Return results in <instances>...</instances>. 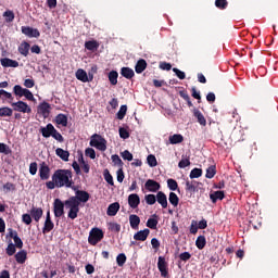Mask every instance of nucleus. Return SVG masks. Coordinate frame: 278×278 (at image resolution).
I'll return each instance as SVG.
<instances>
[{"instance_id":"nucleus-20","label":"nucleus","mask_w":278,"mask_h":278,"mask_svg":"<svg viewBox=\"0 0 278 278\" xmlns=\"http://www.w3.org/2000/svg\"><path fill=\"white\" fill-rule=\"evenodd\" d=\"M193 116L194 118H197L201 127H205L207 125V119H205V116L203 115V113H201V111H199V109H193Z\"/></svg>"},{"instance_id":"nucleus-37","label":"nucleus","mask_w":278,"mask_h":278,"mask_svg":"<svg viewBox=\"0 0 278 278\" xmlns=\"http://www.w3.org/2000/svg\"><path fill=\"white\" fill-rule=\"evenodd\" d=\"M168 201L174 207H177V205H179V197L175 192L169 193Z\"/></svg>"},{"instance_id":"nucleus-21","label":"nucleus","mask_w":278,"mask_h":278,"mask_svg":"<svg viewBox=\"0 0 278 278\" xmlns=\"http://www.w3.org/2000/svg\"><path fill=\"white\" fill-rule=\"evenodd\" d=\"M54 123L56 125H61L62 127H68V116H66L64 113H60L55 116Z\"/></svg>"},{"instance_id":"nucleus-14","label":"nucleus","mask_w":278,"mask_h":278,"mask_svg":"<svg viewBox=\"0 0 278 278\" xmlns=\"http://www.w3.org/2000/svg\"><path fill=\"white\" fill-rule=\"evenodd\" d=\"M54 130H55V126H53V124H47L46 127H41L39 129L43 138H51L53 136Z\"/></svg>"},{"instance_id":"nucleus-55","label":"nucleus","mask_w":278,"mask_h":278,"mask_svg":"<svg viewBox=\"0 0 278 278\" xmlns=\"http://www.w3.org/2000/svg\"><path fill=\"white\" fill-rule=\"evenodd\" d=\"M86 157H90V160H94L97 157V152L92 148H87L85 150Z\"/></svg>"},{"instance_id":"nucleus-17","label":"nucleus","mask_w":278,"mask_h":278,"mask_svg":"<svg viewBox=\"0 0 278 278\" xmlns=\"http://www.w3.org/2000/svg\"><path fill=\"white\" fill-rule=\"evenodd\" d=\"M149 233H151V230H149V228L139 230L137 233L134 235V240L144 242L149 238Z\"/></svg>"},{"instance_id":"nucleus-35","label":"nucleus","mask_w":278,"mask_h":278,"mask_svg":"<svg viewBox=\"0 0 278 278\" xmlns=\"http://www.w3.org/2000/svg\"><path fill=\"white\" fill-rule=\"evenodd\" d=\"M109 81H110L111 86H116V84H118V72L111 71L109 73Z\"/></svg>"},{"instance_id":"nucleus-62","label":"nucleus","mask_w":278,"mask_h":278,"mask_svg":"<svg viewBox=\"0 0 278 278\" xmlns=\"http://www.w3.org/2000/svg\"><path fill=\"white\" fill-rule=\"evenodd\" d=\"M173 73L178 77V79H186V73L181 72L179 68L174 67Z\"/></svg>"},{"instance_id":"nucleus-16","label":"nucleus","mask_w":278,"mask_h":278,"mask_svg":"<svg viewBox=\"0 0 278 278\" xmlns=\"http://www.w3.org/2000/svg\"><path fill=\"white\" fill-rule=\"evenodd\" d=\"M156 201L163 207V210H166V207H168V198L163 191H159L156 193Z\"/></svg>"},{"instance_id":"nucleus-15","label":"nucleus","mask_w":278,"mask_h":278,"mask_svg":"<svg viewBox=\"0 0 278 278\" xmlns=\"http://www.w3.org/2000/svg\"><path fill=\"white\" fill-rule=\"evenodd\" d=\"M199 181L195 180H186L185 190L186 192H189L190 194H194L197 192V189L199 188Z\"/></svg>"},{"instance_id":"nucleus-50","label":"nucleus","mask_w":278,"mask_h":278,"mask_svg":"<svg viewBox=\"0 0 278 278\" xmlns=\"http://www.w3.org/2000/svg\"><path fill=\"white\" fill-rule=\"evenodd\" d=\"M12 114H13V110L11 108H8V106L0 108V116L1 117L12 116Z\"/></svg>"},{"instance_id":"nucleus-60","label":"nucleus","mask_w":278,"mask_h":278,"mask_svg":"<svg viewBox=\"0 0 278 278\" xmlns=\"http://www.w3.org/2000/svg\"><path fill=\"white\" fill-rule=\"evenodd\" d=\"M157 219L149 218L147 222V227H149V229H157Z\"/></svg>"},{"instance_id":"nucleus-7","label":"nucleus","mask_w":278,"mask_h":278,"mask_svg":"<svg viewBox=\"0 0 278 278\" xmlns=\"http://www.w3.org/2000/svg\"><path fill=\"white\" fill-rule=\"evenodd\" d=\"M157 268L161 273V277L168 278V263L164 256H159Z\"/></svg>"},{"instance_id":"nucleus-43","label":"nucleus","mask_w":278,"mask_h":278,"mask_svg":"<svg viewBox=\"0 0 278 278\" xmlns=\"http://www.w3.org/2000/svg\"><path fill=\"white\" fill-rule=\"evenodd\" d=\"M203 175V169L201 168H193L191 172H190V179H199V177H201Z\"/></svg>"},{"instance_id":"nucleus-28","label":"nucleus","mask_w":278,"mask_h":278,"mask_svg":"<svg viewBox=\"0 0 278 278\" xmlns=\"http://www.w3.org/2000/svg\"><path fill=\"white\" fill-rule=\"evenodd\" d=\"M55 153L58 157L63 160V162H68V157H71V153L62 148H58Z\"/></svg>"},{"instance_id":"nucleus-49","label":"nucleus","mask_w":278,"mask_h":278,"mask_svg":"<svg viewBox=\"0 0 278 278\" xmlns=\"http://www.w3.org/2000/svg\"><path fill=\"white\" fill-rule=\"evenodd\" d=\"M5 253L9 257H12V255L16 253V245H14V243H9L5 249Z\"/></svg>"},{"instance_id":"nucleus-4","label":"nucleus","mask_w":278,"mask_h":278,"mask_svg":"<svg viewBox=\"0 0 278 278\" xmlns=\"http://www.w3.org/2000/svg\"><path fill=\"white\" fill-rule=\"evenodd\" d=\"M105 237L103 230L101 228H92L89 232L88 242L91 247H97L98 242H101Z\"/></svg>"},{"instance_id":"nucleus-38","label":"nucleus","mask_w":278,"mask_h":278,"mask_svg":"<svg viewBox=\"0 0 278 278\" xmlns=\"http://www.w3.org/2000/svg\"><path fill=\"white\" fill-rule=\"evenodd\" d=\"M111 160L114 166H118V168H123V166L125 165V163H123V160H121V156H118V154H113L111 156Z\"/></svg>"},{"instance_id":"nucleus-11","label":"nucleus","mask_w":278,"mask_h":278,"mask_svg":"<svg viewBox=\"0 0 278 278\" xmlns=\"http://www.w3.org/2000/svg\"><path fill=\"white\" fill-rule=\"evenodd\" d=\"M53 227H55V224H53V220H51V211H48L42 228V233H49L50 231H53Z\"/></svg>"},{"instance_id":"nucleus-18","label":"nucleus","mask_w":278,"mask_h":278,"mask_svg":"<svg viewBox=\"0 0 278 278\" xmlns=\"http://www.w3.org/2000/svg\"><path fill=\"white\" fill-rule=\"evenodd\" d=\"M1 65L4 68H18V61L12 60V59H8V58H3L0 60Z\"/></svg>"},{"instance_id":"nucleus-59","label":"nucleus","mask_w":278,"mask_h":278,"mask_svg":"<svg viewBox=\"0 0 278 278\" xmlns=\"http://www.w3.org/2000/svg\"><path fill=\"white\" fill-rule=\"evenodd\" d=\"M189 231H190V233H192L193 236H197V233L199 232V226H198L197 220H192V222H191Z\"/></svg>"},{"instance_id":"nucleus-30","label":"nucleus","mask_w":278,"mask_h":278,"mask_svg":"<svg viewBox=\"0 0 278 278\" xmlns=\"http://www.w3.org/2000/svg\"><path fill=\"white\" fill-rule=\"evenodd\" d=\"M210 199L212 203H216V201H223V199H225V191H215L210 194Z\"/></svg>"},{"instance_id":"nucleus-25","label":"nucleus","mask_w":278,"mask_h":278,"mask_svg":"<svg viewBox=\"0 0 278 278\" xmlns=\"http://www.w3.org/2000/svg\"><path fill=\"white\" fill-rule=\"evenodd\" d=\"M43 211L41 207H33L30 210V216L36 220V223H39V220L42 218Z\"/></svg>"},{"instance_id":"nucleus-9","label":"nucleus","mask_w":278,"mask_h":278,"mask_svg":"<svg viewBox=\"0 0 278 278\" xmlns=\"http://www.w3.org/2000/svg\"><path fill=\"white\" fill-rule=\"evenodd\" d=\"M38 114H41L43 118H49V115L51 114V104H49L47 101L41 102L38 108Z\"/></svg>"},{"instance_id":"nucleus-12","label":"nucleus","mask_w":278,"mask_h":278,"mask_svg":"<svg viewBox=\"0 0 278 278\" xmlns=\"http://www.w3.org/2000/svg\"><path fill=\"white\" fill-rule=\"evenodd\" d=\"M51 175V168H49V165L47 163H41L39 167V177L42 181H47Z\"/></svg>"},{"instance_id":"nucleus-53","label":"nucleus","mask_w":278,"mask_h":278,"mask_svg":"<svg viewBox=\"0 0 278 278\" xmlns=\"http://www.w3.org/2000/svg\"><path fill=\"white\" fill-rule=\"evenodd\" d=\"M188 166H190V157L182 156V159L178 163V167H180V168H188Z\"/></svg>"},{"instance_id":"nucleus-31","label":"nucleus","mask_w":278,"mask_h":278,"mask_svg":"<svg viewBox=\"0 0 278 278\" xmlns=\"http://www.w3.org/2000/svg\"><path fill=\"white\" fill-rule=\"evenodd\" d=\"M129 223L131 229H138V227L140 226V217L138 215L132 214L129 216Z\"/></svg>"},{"instance_id":"nucleus-41","label":"nucleus","mask_w":278,"mask_h":278,"mask_svg":"<svg viewBox=\"0 0 278 278\" xmlns=\"http://www.w3.org/2000/svg\"><path fill=\"white\" fill-rule=\"evenodd\" d=\"M216 175V165H211L206 169L205 177L206 179H214V176Z\"/></svg>"},{"instance_id":"nucleus-61","label":"nucleus","mask_w":278,"mask_h":278,"mask_svg":"<svg viewBox=\"0 0 278 278\" xmlns=\"http://www.w3.org/2000/svg\"><path fill=\"white\" fill-rule=\"evenodd\" d=\"M123 160H127V162H131L134 160V154L129 152V150H125L124 152L121 153Z\"/></svg>"},{"instance_id":"nucleus-23","label":"nucleus","mask_w":278,"mask_h":278,"mask_svg":"<svg viewBox=\"0 0 278 278\" xmlns=\"http://www.w3.org/2000/svg\"><path fill=\"white\" fill-rule=\"evenodd\" d=\"M118 210H121V204L118 202H114L109 205L106 214L108 216H116V214H118Z\"/></svg>"},{"instance_id":"nucleus-44","label":"nucleus","mask_w":278,"mask_h":278,"mask_svg":"<svg viewBox=\"0 0 278 278\" xmlns=\"http://www.w3.org/2000/svg\"><path fill=\"white\" fill-rule=\"evenodd\" d=\"M179 97H181V99H184L187 104H188V108H192V101L190 100V96L188 94V91L186 90H182V91H179Z\"/></svg>"},{"instance_id":"nucleus-13","label":"nucleus","mask_w":278,"mask_h":278,"mask_svg":"<svg viewBox=\"0 0 278 278\" xmlns=\"http://www.w3.org/2000/svg\"><path fill=\"white\" fill-rule=\"evenodd\" d=\"M144 188L148 192H157L160 188H162V185L153 179H148L144 184Z\"/></svg>"},{"instance_id":"nucleus-54","label":"nucleus","mask_w":278,"mask_h":278,"mask_svg":"<svg viewBox=\"0 0 278 278\" xmlns=\"http://www.w3.org/2000/svg\"><path fill=\"white\" fill-rule=\"evenodd\" d=\"M0 153H3L4 155H10V153H12V149H10V146L5 143H0Z\"/></svg>"},{"instance_id":"nucleus-40","label":"nucleus","mask_w":278,"mask_h":278,"mask_svg":"<svg viewBox=\"0 0 278 278\" xmlns=\"http://www.w3.org/2000/svg\"><path fill=\"white\" fill-rule=\"evenodd\" d=\"M167 187L175 192V190H178L179 192V184H177V180L169 178L167 179Z\"/></svg>"},{"instance_id":"nucleus-26","label":"nucleus","mask_w":278,"mask_h":278,"mask_svg":"<svg viewBox=\"0 0 278 278\" xmlns=\"http://www.w3.org/2000/svg\"><path fill=\"white\" fill-rule=\"evenodd\" d=\"M121 75L125 77V79H134L136 73L130 67H122Z\"/></svg>"},{"instance_id":"nucleus-63","label":"nucleus","mask_w":278,"mask_h":278,"mask_svg":"<svg viewBox=\"0 0 278 278\" xmlns=\"http://www.w3.org/2000/svg\"><path fill=\"white\" fill-rule=\"evenodd\" d=\"M190 257H192V254H190V252H182L179 254V260H181V262H188Z\"/></svg>"},{"instance_id":"nucleus-46","label":"nucleus","mask_w":278,"mask_h":278,"mask_svg":"<svg viewBox=\"0 0 278 278\" xmlns=\"http://www.w3.org/2000/svg\"><path fill=\"white\" fill-rule=\"evenodd\" d=\"M126 115H127V105L124 104L119 108V111L117 112L116 116L118 121H123V118H125Z\"/></svg>"},{"instance_id":"nucleus-2","label":"nucleus","mask_w":278,"mask_h":278,"mask_svg":"<svg viewBox=\"0 0 278 278\" xmlns=\"http://www.w3.org/2000/svg\"><path fill=\"white\" fill-rule=\"evenodd\" d=\"M65 207L68 211L67 214V218H71V220H75V218H77L78 214H79V202L77 201V199L74 197H71L70 199L65 200V202H63Z\"/></svg>"},{"instance_id":"nucleus-39","label":"nucleus","mask_w":278,"mask_h":278,"mask_svg":"<svg viewBox=\"0 0 278 278\" xmlns=\"http://www.w3.org/2000/svg\"><path fill=\"white\" fill-rule=\"evenodd\" d=\"M109 231H113L114 233H119L121 231V224L115 223V222H110L108 224Z\"/></svg>"},{"instance_id":"nucleus-19","label":"nucleus","mask_w":278,"mask_h":278,"mask_svg":"<svg viewBox=\"0 0 278 278\" xmlns=\"http://www.w3.org/2000/svg\"><path fill=\"white\" fill-rule=\"evenodd\" d=\"M128 205L132 210H136V207H138V205H140V195H138L137 193L129 194L128 195Z\"/></svg>"},{"instance_id":"nucleus-51","label":"nucleus","mask_w":278,"mask_h":278,"mask_svg":"<svg viewBox=\"0 0 278 278\" xmlns=\"http://www.w3.org/2000/svg\"><path fill=\"white\" fill-rule=\"evenodd\" d=\"M117 266H125V262H127V256L125 253H121L116 257Z\"/></svg>"},{"instance_id":"nucleus-27","label":"nucleus","mask_w":278,"mask_h":278,"mask_svg":"<svg viewBox=\"0 0 278 278\" xmlns=\"http://www.w3.org/2000/svg\"><path fill=\"white\" fill-rule=\"evenodd\" d=\"M15 262H17V264H25V262H27V251L21 250L17 252L15 254Z\"/></svg>"},{"instance_id":"nucleus-64","label":"nucleus","mask_w":278,"mask_h":278,"mask_svg":"<svg viewBox=\"0 0 278 278\" xmlns=\"http://www.w3.org/2000/svg\"><path fill=\"white\" fill-rule=\"evenodd\" d=\"M22 223H24L25 225H31V215L29 214H23L22 215Z\"/></svg>"},{"instance_id":"nucleus-29","label":"nucleus","mask_w":278,"mask_h":278,"mask_svg":"<svg viewBox=\"0 0 278 278\" xmlns=\"http://www.w3.org/2000/svg\"><path fill=\"white\" fill-rule=\"evenodd\" d=\"M76 79H78V81H83V84H87L88 81V73H86L85 70H77L76 71Z\"/></svg>"},{"instance_id":"nucleus-3","label":"nucleus","mask_w":278,"mask_h":278,"mask_svg":"<svg viewBox=\"0 0 278 278\" xmlns=\"http://www.w3.org/2000/svg\"><path fill=\"white\" fill-rule=\"evenodd\" d=\"M90 147H94L98 151H108V140L99 134H94L90 138Z\"/></svg>"},{"instance_id":"nucleus-48","label":"nucleus","mask_w":278,"mask_h":278,"mask_svg":"<svg viewBox=\"0 0 278 278\" xmlns=\"http://www.w3.org/2000/svg\"><path fill=\"white\" fill-rule=\"evenodd\" d=\"M3 17L5 18V23H12L14 21V11L8 10L3 13Z\"/></svg>"},{"instance_id":"nucleus-22","label":"nucleus","mask_w":278,"mask_h":278,"mask_svg":"<svg viewBox=\"0 0 278 278\" xmlns=\"http://www.w3.org/2000/svg\"><path fill=\"white\" fill-rule=\"evenodd\" d=\"M29 49H31V46L29 45V42L27 41H23L17 51L18 53H21V55H24V58H27V55H29Z\"/></svg>"},{"instance_id":"nucleus-58","label":"nucleus","mask_w":278,"mask_h":278,"mask_svg":"<svg viewBox=\"0 0 278 278\" xmlns=\"http://www.w3.org/2000/svg\"><path fill=\"white\" fill-rule=\"evenodd\" d=\"M52 138L54 140H56L58 142H64V137L62 136V134H60V131H58V129L54 128L53 132H52Z\"/></svg>"},{"instance_id":"nucleus-52","label":"nucleus","mask_w":278,"mask_h":278,"mask_svg":"<svg viewBox=\"0 0 278 278\" xmlns=\"http://www.w3.org/2000/svg\"><path fill=\"white\" fill-rule=\"evenodd\" d=\"M104 179L106 184L110 186H114V177H112V174H110V170L105 169L104 170Z\"/></svg>"},{"instance_id":"nucleus-57","label":"nucleus","mask_w":278,"mask_h":278,"mask_svg":"<svg viewBox=\"0 0 278 278\" xmlns=\"http://www.w3.org/2000/svg\"><path fill=\"white\" fill-rule=\"evenodd\" d=\"M156 197H155V194H147L146 195V203L148 204V205H155V203H156Z\"/></svg>"},{"instance_id":"nucleus-47","label":"nucleus","mask_w":278,"mask_h":278,"mask_svg":"<svg viewBox=\"0 0 278 278\" xmlns=\"http://www.w3.org/2000/svg\"><path fill=\"white\" fill-rule=\"evenodd\" d=\"M147 162L151 168H155V166H157V159L153 154L148 155Z\"/></svg>"},{"instance_id":"nucleus-33","label":"nucleus","mask_w":278,"mask_h":278,"mask_svg":"<svg viewBox=\"0 0 278 278\" xmlns=\"http://www.w3.org/2000/svg\"><path fill=\"white\" fill-rule=\"evenodd\" d=\"M184 142V136L179 134H175L173 136H169V143L170 144H181Z\"/></svg>"},{"instance_id":"nucleus-10","label":"nucleus","mask_w":278,"mask_h":278,"mask_svg":"<svg viewBox=\"0 0 278 278\" xmlns=\"http://www.w3.org/2000/svg\"><path fill=\"white\" fill-rule=\"evenodd\" d=\"M22 34L28 38H40V30L31 28L29 26H22Z\"/></svg>"},{"instance_id":"nucleus-5","label":"nucleus","mask_w":278,"mask_h":278,"mask_svg":"<svg viewBox=\"0 0 278 278\" xmlns=\"http://www.w3.org/2000/svg\"><path fill=\"white\" fill-rule=\"evenodd\" d=\"M13 112H22V114H31V106L24 101L12 102L9 101Z\"/></svg>"},{"instance_id":"nucleus-34","label":"nucleus","mask_w":278,"mask_h":278,"mask_svg":"<svg viewBox=\"0 0 278 278\" xmlns=\"http://www.w3.org/2000/svg\"><path fill=\"white\" fill-rule=\"evenodd\" d=\"M27 89L23 88L21 85H15L13 87V93L15 97H18V99L23 98Z\"/></svg>"},{"instance_id":"nucleus-1","label":"nucleus","mask_w":278,"mask_h":278,"mask_svg":"<svg viewBox=\"0 0 278 278\" xmlns=\"http://www.w3.org/2000/svg\"><path fill=\"white\" fill-rule=\"evenodd\" d=\"M74 186L72 169H56L52 175V180L46 182L48 190H55V188H72L75 190Z\"/></svg>"},{"instance_id":"nucleus-8","label":"nucleus","mask_w":278,"mask_h":278,"mask_svg":"<svg viewBox=\"0 0 278 278\" xmlns=\"http://www.w3.org/2000/svg\"><path fill=\"white\" fill-rule=\"evenodd\" d=\"M74 198L78 204L81 205V203H88V201H90V193L85 190H76Z\"/></svg>"},{"instance_id":"nucleus-32","label":"nucleus","mask_w":278,"mask_h":278,"mask_svg":"<svg viewBox=\"0 0 278 278\" xmlns=\"http://www.w3.org/2000/svg\"><path fill=\"white\" fill-rule=\"evenodd\" d=\"M85 49H87V51H97V49H99V42L97 40L86 41Z\"/></svg>"},{"instance_id":"nucleus-45","label":"nucleus","mask_w":278,"mask_h":278,"mask_svg":"<svg viewBox=\"0 0 278 278\" xmlns=\"http://www.w3.org/2000/svg\"><path fill=\"white\" fill-rule=\"evenodd\" d=\"M229 2L227 0H215V7L218 10H227Z\"/></svg>"},{"instance_id":"nucleus-36","label":"nucleus","mask_w":278,"mask_h":278,"mask_svg":"<svg viewBox=\"0 0 278 278\" xmlns=\"http://www.w3.org/2000/svg\"><path fill=\"white\" fill-rule=\"evenodd\" d=\"M207 244V241L205 240V236H199L195 240V247L202 251V249H205V245Z\"/></svg>"},{"instance_id":"nucleus-24","label":"nucleus","mask_w":278,"mask_h":278,"mask_svg":"<svg viewBox=\"0 0 278 278\" xmlns=\"http://www.w3.org/2000/svg\"><path fill=\"white\" fill-rule=\"evenodd\" d=\"M135 71L138 75L144 73V71H147V61L144 59H140L139 61H137L135 65Z\"/></svg>"},{"instance_id":"nucleus-42","label":"nucleus","mask_w":278,"mask_h":278,"mask_svg":"<svg viewBox=\"0 0 278 278\" xmlns=\"http://www.w3.org/2000/svg\"><path fill=\"white\" fill-rule=\"evenodd\" d=\"M0 99L3 100V101H7V99H9V101H14V97L12 96L11 92H8L3 89L0 90Z\"/></svg>"},{"instance_id":"nucleus-6","label":"nucleus","mask_w":278,"mask_h":278,"mask_svg":"<svg viewBox=\"0 0 278 278\" xmlns=\"http://www.w3.org/2000/svg\"><path fill=\"white\" fill-rule=\"evenodd\" d=\"M64 202H62V200L60 199H54L53 202V212H54V216L55 218H62V216H64Z\"/></svg>"},{"instance_id":"nucleus-56","label":"nucleus","mask_w":278,"mask_h":278,"mask_svg":"<svg viewBox=\"0 0 278 278\" xmlns=\"http://www.w3.org/2000/svg\"><path fill=\"white\" fill-rule=\"evenodd\" d=\"M119 138H122L123 140H127V138H129V130L125 127H119Z\"/></svg>"}]
</instances>
